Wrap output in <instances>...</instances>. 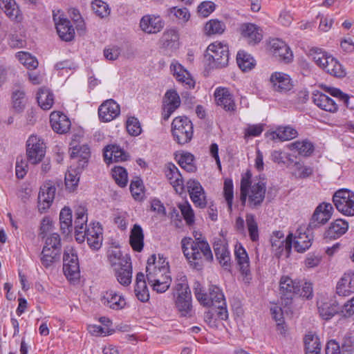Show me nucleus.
Wrapping results in <instances>:
<instances>
[{
    "label": "nucleus",
    "instance_id": "obj_56",
    "mask_svg": "<svg viewBox=\"0 0 354 354\" xmlns=\"http://www.w3.org/2000/svg\"><path fill=\"white\" fill-rule=\"evenodd\" d=\"M127 132L132 136H138L142 132L140 123L138 118L129 117L126 122Z\"/></svg>",
    "mask_w": 354,
    "mask_h": 354
},
{
    "label": "nucleus",
    "instance_id": "obj_33",
    "mask_svg": "<svg viewBox=\"0 0 354 354\" xmlns=\"http://www.w3.org/2000/svg\"><path fill=\"white\" fill-rule=\"evenodd\" d=\"M140 26L145 32L153 34L160 32L163 24L159 17L146 15L141 19Z\"/></svg>",
    "mask_w": 354,
    "mask_h": 354
},
{
    "label": "nucleus",
    "instance_id": "obj_63",
    "mask_svg": "<svg viewBox=\"0 0 354 354\" xmlns=\"http://www.w3.org/2000/svg\"><path fill=\"white\" fill-rule=\"evenodd\" d=\"M215 10V4L212 1H203L198 6V13L203 17H207Z\"/></svg>",
    "mask_w": 354,
    "mask_h": 354
},
{
    "label": "nucleus",
    "instance_id": "obj_18",
    "mask_svg": "<svg viewBox=\"0 0 354 354\" xmlns=\"http://www.w3.org/2000/svg\"><path fill=\"white\" fill-rule=\"evenodd\" d=\"M53 20L59 38L66 42L72 41L75 37V29L71 21L66 18L55 15H53Z\"/></svg>",
    "mask_w": 354,
    "mask_h": 354
},
{
    "label": "nucleus",
    "instance_id": "obj_13",
    "mask_svg": "<svg viewBox=\"0 0 354 354\" xmlns=\"http://www.w3.org/2000/svg\"><path fill=\"white\" fill-rule=\"evenodd\" d=\"M270 243L277 257H280L284 250L288 255L292 246V234L290 233L286 238H284V234L281 231L273 232L270 237Z\"/></svg>",
    "mask_w": 354,
    "mask_h": 354
},
{
    "label": "nucleus",
    "instance_id": "obj_61",
    "mask_svg": "<svg viewBox=\"0 0 354 354\" xmlns=\"http://www.w3.org/2000/svg\"><path fill=\"white\" fill-rule=\"evenodd\" d=\"M166 98V106L177 109L180 104V99L175 90L167 91L165 95Z\"/></svg>",
    "mask_w": 354,
    "mask_h": 354
},
{
    "label": "nucleus",
    "instance_id": "obj_9",
    "mask_svg": "<svg viewBox=\"0 0 354 354\" xmlns=\"http://www.w3.org/2000/svg\"><path fill=\"white\" fill-rule=\"evenodd\" d=\"M171 132L178 144L185 145L190 142L193 137V124L187 117H176L171 123Z\"/></svg>",
    "mask_w": 354,
    "mask_h": 354
},
{
    "label": "nucleus",
    "instance_id": "obj_42",
    "mask_svg": "<svg viewBox=\"0 0 354 354\" xmlns=\"http://www.w3.org/2000/svg\"><path fill=\"white\" fill-rule=\"evenodd\" d=\"M213 247L215 255L219 261V263L223 266H227L230 261V254L227 245L219 240L214 242Z\"/></svg>",
    "mask_w": 354,
    "mask_h": 354
},
{
    "label": "nucleus",
    "instance_id": "obj_5",
    "mask_svg": "<svg viewBox=\"0 0 354 354\" xmlns=\"http://www.w3.org/2000/svg\"><path fill=\"white\" fill-rule=\"evenodd\" d=\"M174 297L176 307L181 316H191L192 312L191 291L187 277L183 274H178L176 277L174 288Z\"/></svg>",
    "mask_w": 354,
    "mask_h": 354
},
{
    "label": "nucleus",
    "instance_id": "obj_2",
    "mask_svg": "<svg viewBox=\"0 0 354 354\" xmlns=\"http://www.w3.org/2000/svg\"><path fill=\"white\" fill-rule=\"evenodd\" d=\"M182 250L189 265L198 270H202L205 262L213 260V254L206 240L201 238L185 237L181 241Z\"/></svg>",
    "mask_w": 354,
    "mask_h": 354
},
{
    "label": "nucleus",
    "instance_id": "obj_49",
    "mask_svg": "<svg viewBox=\"0 0 354 354\" xmlns=\"http://www.w3.org/2000/svg\"><path fill=\"white\" fill-rule=\"evenodd\" d=\"M204 29L207 35L222 34L225 31V25L218 19H211L206 23Z\"/></svg>",
    "mask_w": 354,
    "mask_h": 354
},
{
    "label": "nucleus",
    "instance_id": "obj_4",
    "mask_svg": "<svg viewBox=\"0 0 354 354\" xmlns=\"http://www.w3.org/2000/svg\"><path fill=\"white\" fill-rule=\"evenodd\" d=\"M266 183L259 180L250 182V177H243L241 180V201L243 204L245 203L248 198V206L252 209L259 207L265 198Z\"/></svg>",
    "mask_w": 354,
    "mask_h": 354
},
{
    "label": "nucleus",
    "instance_id": "obj_46",
    "mask_svg": "<svg viewBox=\"0 0 354 354\" xmlns=\"http://www.w3.org/2000/svg\"><path fill=\"white\" fill-rule=\"evenodd\" d=\"M236 62L243 71H250L255 65L253 57L244 50H239L236 55Z\"/></svg>",
    "mask_w": 354,
    "mask_h": 354
},
{
    "label": "nucleus",
    "instance_id": "obj_8",
    "mask_svg": "<svg viewBox=\"0 0 354 354\" xmlns=\"http://www.w3.org/2000/svg\"><path fill=\"white\" fill-rule=\"evenodd\" d=\"M194 295L199 303L206 307H213L217 306V304H224V295L221 289L215 286H209L208 292H203L201 284L198 282L195 283Z\"/></svg>",
    "mask_w": 354,
    "mask_h": 354
},
{
    "label": "nucleus",
    "instance_id": "obj_7",
    "mask_svg": "<svg viewBox=\"0 0 354 354\" xmlns=\"http://www.w3.org/2000/svg\"><path fill=\"white\" fill-rule=\"evenodd\" d=\"M205 57L213 67H225L230 59L228 46L218 41L214 42L208 46Z\"/></svg>",
    "mask_w": 354,
    "mask_h": 354
},
{
    "label": "nucleus",
    "instance_id": "obj_10",
    "mask_svg": "<svg viewBox=\"0 0 354 354\" xmlns=\"http://www.w3.org/2000/svg\"><path fill=\"white\" fill-rule=\"evenodd\" d=\"M336 209L346 216H354V193L348 189L337 191L333 197Z\"/></svg>",
    "mask_w": 354,
    "mask_h": 354
},
{
    "label": "nucleus",
    "instance_id": "obj_14",
    "mask_svg": "<svg viewBox=\"0 0 354 354\" xmlns=\"http://www.w3.org/2000/svg\"><path fill=\"white\" fill-rule=\"evenodd\" d=\"M100 301L103 306L113 310H122L127 304L124 297L113 290L102 291Z\"/></svg>",
    "mask_w": 354,
    "mask_h": 354
},
{
    "label": "nucleus",
    "instance_id": "obj_27",
    "mask_svg": "<svg viewBox=\"0 0 354 354\" xmlns=\"http://www.w3.org/2000/svg\"><path fill=\"white\" fill-rule=\"evenodd\" d=\"M298 135L296 129L286 127H279L274 131H268L266 136L271 140L286 141L295 138Z\"/></svg>",
    "mask_w": 354,
    "mask_h": 354
},
{
    "label": "nucleus",
    "instance_id": "obj_53",
    "mask_svg": "<svg viewBox=\"0 0 354 354\" xmlns=\"http://www.w3.org/2000/svg\"><path fill=\"white\" fill-rule=\"evenodd\" d=\"M194 156L190 153H185L181 154L178 160L180 166L187 172H194L196 167L194 165Z\"/></svg>",
    "mask_w": 354,
    "mask_h": 354
},
{
    "label": "nucleus",
    "instance_id": "obj_34",
    "mask_svg": "<svg viewBox=\"0 0 354 354\" xmlns=\"http://www.w3.org/2000/svg\"><path fill=\"white\" fill-rule=\"evenodd\" d=\"M292 245L297 252L301 253L310 247L311 239L304 228H299L295 234L292 235Z\"/></svg>",
    "mask_w": 354,
    "mask_h": 354
},
{
    "label": "nucleus",
    "instance_id": "obj_47",
    "mask_svg": "<svg viewBox=\"0 0 354 354\" xmlns=\"http://www.w3.org/2000/svg\"><path fill=\"white\" fill-rule=\"evenodd\" d=\"M325 71L328 73L338 77H344L346 75L345 71L340 63L333 57L326 60Z\"/></svg>",
    "mask_w": 354,
    "mask_h": 354
},
{
    "label": "nucleus",
    "instance_id": "obj_1",
    "mask_svg": "<svg viewBox=\"0 0 354 354\" xmlns=\"http://www.w3.org/2000/svg\"><path fill=\"white\" fill-rule=\"evenodd\" d=\"M81 137L82 135L73 134L70 143V156L77 165L75 167L71 166L65 174V186L69 192H73L77 189L80 174L84 168L87 167L88 163V145L87 144L80 145Z\"/></svg>",
    "mask_w": 354,
    "mask_h": 354
},
{
    "label": "nucleus",
    "instance_id": "obj_44",
    "mask_svg": "<svg viewBox=\"0 0 354 354\" xmlns=\"http://www.w3.org/2000/svg\"><path fill=\"white\" fill-rule=\"evenodd\" d=\"M115 270L118 281L122 286H129L131 282L132 278L131 262L118 268Z\"/></svg>",
    "mask_w": 354,
    "mask_h": 354
},
{
    "label": "nucleus",
    "instance_id": "obj_58",
    "mask_svg": "<svg viewBox=\"0 0 354 354\" xmlns=\"http://www.w3.org/2000/svg\"><path fill=\"white\" fill-rule=\"evenodd\" d=\"M224 196L227 201L228 210L232 212L234 198L233 183L231 179H225L223 187Z\"/></svg>",
    "mask_w": 354,
    "mask_h": 354
},
{
    "label": "nucleus",
    "instance_id": "obj_54",
    "mask_svg": "<svg viewBox=\"0 0 354 354\" xmlns=\"http://www.w3.org/2000/svg\"><path fill=\"white\" fill-rule=\"evenodd\" d=\"M17 57L19 62L28 69H35L38 66V62L37 59L32 56L29 53L19 52L18 53Z\"/></svg>",
    "mask_w": 354,
    "mask_h": 354
},
{
    "label": "nucleus",
    "instance_id": "obj_22",
    "mask_svg": "<svg viewBox=\"0 0 354 354\" xmlns=\"http://www.w3.org/2000/svg\"><path fill=\"white\" fill-rule=\"evenodd\" d=\"M50 123L53 130L59 134L68 131L71 122L69 118L63 113L52 112L50 115Z\"/></svg>",
    "mask_w": 354,
    "mask_h": 354
},
{
    "label": "nucleus",
    "instance_id": "obj_50",
    "mask_svg": "<svg viewBox=\"0 0 354 354\" xmlns=\"http://www.w3.org/2000/svg\"><path fill=\"white\" fill-rule=\"evenodd\" d=\"M245 221L249 232L250 239L252 241H257L259 239L258 225L254 215L247 214Z\"/></svg>",
    "mask_w": 354,
    "mask_h": 354
},
{
    "label": "nucleus",
    "instance_id": "obj_12",
    "mask_svg": "<svg viewBox=\"0 0 354 354\" xmlns=\"http://www.w3.org/2000/svg\"><path fill=\"white\" fill-rule=\"evenodd\" d=\"M299 287L301 286L297 280H293L288 276L281 277L279 281V293L282 305L287 306L291 304L293 297L299 292Z\"/></svg>",
    "mask_w": 354,
    "mask_h": 354
},
{
    "label": "nucleus",
    "instance_id": "obj_25",
    "mask_svg": "<svg viewBox=\"0 0 354 354\" xmlns=\"http://www.w3.org/2000/svg\"><path fill=\"white\" fill-rule=\"evenodd\" d=\"M165 173L175 191L178 194H182L185 188L184 182L182 175L176 165L168 163L165 167Z\"/></svg>",
    "mask_w": 354,
    "mask_h": 354
},
{
    "label": "nucleus",
    "instance_id": "obj_21",
    "mask_svg": "<svg viewBox=\"0 0 354 354\" xmlns=\"http://www.w3.org/2000/svg\"><path fill=\"white\" fill-rule=\"evenodd\" d=\"M187 191L194 204L201 208L206 206L204 190L200 183L190 179L187 183Z\"/></svg>",
    "mask_w": 354,
    "mask_h": 354
},
{
    "label": "nucleus",
    "instance_id": "obj_35",
    "mask_svg": "<svg viewBox=\"0 0 354 354\" xmlns=\"http://www.w3.org/2000/svg\"><path fill=\"white\" fill-rule=\"evenodd\" d=\"M348 228V223L344 219H336L331 223L324 236L328 239H337L344 234Z\"/></svg>",
    "mask_w": 354,
    "mask_h": 354
},
{
    "label": "nucleus",
    "instance_id": "obj_26",
    "mask_svg": "<svg viewBox=\"0 0 354 354\" xmlns=\"http://www.w3.org/2000/svg\"><path fill=\"white\" fill-rule=\"evenodd\" d=\"M240 32L248 44H255L262 39V31L259 27L250 23L243 24L240 27Z\"/></svg>",
    "mask_w": 354,
    "mask_h": 354
},
{
    "label": "nucleus",
    "instance_id": "obj_41",
    "mask_svg": "<svg viewBox=\"0 0 354 354\" xmlns=\"http://www.w3.org/2000/svg\"><path fill=\"white\" fill-rule=\"evenodd\" d=\"M28 103V97L23 89H16L12 93V108L17 113H22Z\"/></svg>",
    "mask_w": 354,
    "mask_h": 354
},
{
    "label": "nucleus",
    "instance_id": "obj_29",
    "mask_svg": "<svg viewBox=\"0 0 354 354\" xmlns=\"http://www.w3.org/2000/svg\"><path fill=\"white\" fill-rule=\"evenodd\" d=\"M313 101L316 106L326 111L335 113L338 109V105L333 99L319 91L313 93Z\"/></svg>",
    "mask_w": 354,
    "mask_h": 354
},
{
    "label": "nucleus",
    "instance_id": "obj_19",
    "mask_svg": "<svg viewBox=\"0 0 354 354\" xmlns=\"http://www.w3.org/2000/svg\"><path fill=\"white\" fill-rule=\"evenodd\" d=\"M270 52L279 61L286 63L291 62L292 53L288 46L282 40L273 39L270 41Z\"/></svg>",
    "mask_w": 354,
    "mask_h": 354
},
{
    "label": "nucleus",
    "instance_id": "obj_3",
    "mask_svg": "<svg viewBox=\"0 0 354 354\" xmlns=\"http://www.w3.org/2000/svg\"><path fill=\"white\" fill-rule=\"evenodd\" d=\"M147 279L152 289L158 293L166 292L171 283V277L168 274V263L159 257L156 261L155 254L151 255L147 260L146 267Z\"/></svg>",
    "mask_w": 354,
    "mask_h": 354
},
{
    "label": "nucleus",
    "instance_id": "obj_24",
    "mask_svg": "<svg viewBox=\"0 0 354 354\" xmlns=\"http://www.w3.org/2000/svg\"><path fill=\"white\" fill-rule=\"evenodd\" d=\"M234 256L241 274L245 276V281L249 282V279H250L249 257L245 248L241 244L236 245Z\"/></svg>",
    "mask_w": 354,
    "mask_h": 354
},
{
    "label": "nucleus",
    "instance_id": "obj_45",
    "mask_svg": "<svg viewBox=\"0 0 354 354\" xmlns=\"http://www.w3.org/2000/svg\"><path fill=\"white\" fill-rule=\"evenodd\" d=\"M317 306L320 316L326 320L330 319L339 310L335 303L318 301Z\"/></svg>",
    "mask_w": 354,
    "mask_h": 354
},
{
    "label": "nucleus",
    "instance_id": "obj_59",
    "mask_svg": "<svg viewBox=\"0 0 354 354\" xmlns=\"http://www.w3.org/2000/svg\"><path fill=\"white\" fill-rule=\"evenodd\" d=\"M184 219L185 220L187 225H192L194 222V214L190 204L185 201L178 205Z\"/></svg>",
    "mask_w": 354,
    "mask_h": 354
},
{
    "label": "nucleus",
    "instance_id": "obj_55",
    "mask_svg": "<svg viewBox=\"0 0 354 354\" xmlns=\"http://www.w3.org/2000/svg\"><path fill=\"white\" fill-rule=\"evenodd\" d=\"M293 174L298 178H306L311 176L313 173V169L304 165L299 162L295 163Z\"/></svg>",
    "mask_w": 354,
    "mask_h": 354
},
{
    "label": "nucleus",
    "instance_id": "obj_40",
    "mask_svg": "<svg viewBox=\"0 0 354 354\" xmlns=\"http://www.w3.org/2000/svg\"><path fill=\"white\" fill-rule=\"evenodd\" d=\"M130 244L136 252H141L144 246V234L142 227L135 224L131 231Z\"/></svg>",
    "mask_w": 354,
    "mask_h": 354
},
{
    "label": "nucleus",
    "instance_id": "obj_52",
    "mask_svg": "<svg viewBox=\"0 0 354 354\" xmlns=\"http://www.w3.org/2000/svg\"><path fill=\"white\" fill-rule=\"evenodd\" d=\"M94 13L101 18H104L110 14L109 5L102 0H95L91 3Z\"/></svg>",
    "mask_w": 354,
    "mask_h": 354
},
{
    "label": "nucleus",
    "instance_id": "obj_32",
    "mask_svg": "<svg viewBox=\"0 0 354 354\" xmlns=\"http://www.w3.org/2000/svg\"><path fill=\"white\" fill-rule=\"evenodd\" d=\"M170 68L177 81L184 84L188 88H193L194 87L195 81L192 79L189 72L181 64L172 63Z\"/></svg>",
    "mask_w": 354,
    "mask_h": 354
},
{
    "label": "nucleus",
    "instance_id": "obj_60",
    "mask_svg": "<svg viewBox=\"0 0 354 354\" xmlns=\"http://www.w3.org/2000/svg\"><path fill=\"white\" fill-rule=\"evenodd\" d=\"M70 17L76 26L77 30L84 31L86 29V24L78 9L72 8L68 10Z\"/></svg>",
    "mask_w": 354,
    "mask_h": 354
},
{
    "label": "nucleus",
    "instance_id": "obj_37",
    "mask_svg": "<svg viewBox=\"0 0 354 354\" xmlns=\"http://www.w3.org/2000/svg\"><path fill=\"white\" fill-rule=\"evenodd\" d=\"M135 294L137 298L142 302H146L149 299V293L147 286L145 274L139 272L136 275Z\"/></svg>",
    "mask_w": 354,
    "mask_h": 354
},
{
    "label": "nucleus",
    "instance_id": "obj_28",
    "mask_svg": "<svg viewBox=\"0 0 354 354\" xmlns=\"http://www.w3.org/2000/svg\"><path fill=\"white\" fill-rule=\"evenodd\" d=\"M336 292L339 296H348L354 292V272H345L337 282Z\"/></svg>",
    "mask_w": 354,
    "mask_h": 354
},
{
    "label": "nucleus",
    "instance_id": "obj_23",
    "mask_svg": "<svg viewBox=\"0 0 354 354\" xmlns=\"http://www.w3.org/2000/svg\"><path fill=\"white\" fill-rule=\"evenodd\" d=\"M56 189L52 185H44L40 188L38 195V209L44 213L50 208L54 200Z\"/></svg>",
    "mask_w": 354,
    "mask_h": 354
},
{
    "label": "nucleus",
    "instance_id": "obj_39",
    "mask_svg": "<svg viewBox=\"0 0 354 354\" xmlns=\"http://www.w3.org/2000/svg\"><path fill=\"white\" fill-rule=\"evenodd\" d=\"M306 354H320L321 343L318 336L308 332L304 338Z\"/></svg>",
    "mask_w": 354,
    "mask_h": 354
},
{
    "label": "nucleus",
    "instance_id": "obj_38",
    "mask_svg": "<svg viewBox=\"0 0 354 354\" xmlns=\"http://www.w3.org/2000/svg\"><path fill=\"white\" fill-rule=\"evenodd\" d=\"M59 223L62 233L68 235L73 230L72 211L68 207L62 208L59 213Z\"/></svg>",
    "mask_w": 354,
    "mask_h": 354
},
{
    "label": "nucleus",
    "instance_id": "obj_48",
    "mask_svg": "<svg viewBox=\"0 0 354 354\" xmlns=\"http://www.w3.org/2000/svg\"><path fill=\"white\" fill-rule=\"evenodd\" d=\"M291 147L303 156H309L314 151L313 144L308 140L292 142Z\"/></svg>",
    "mask_w": 354,
    "mask_h": 354
},
{
    "label": "nucleus",
    "instance_id": "obj_11",
    "mask_svg": "<svg viewBox=\"0 0 354 354\" xmlns=\"http://www.w3.org/2000/svg\"><path fill=\"white\" fill-rule=\"evenodd\" d=\"M46 147L43 139L37 136H30L26 141V156L28 162L37 165L45 156Z\"/></svg>",
    "mask_w": 354,
    "mask_h": 354
},
{
    "label": "nucleus",
    "instance_id": "obj_64",
    "mask_svg": "<svg viewBox=\"0 0 354 354\" xmlns=\"http://www.w3.org/2000/svg\"><path fill=\"white\" fill-rule=\"evenodd\" d=\"M326 91L330 95L337 97L342 101L346 106L349 105V97L348 95L342 93L339 89L333 87H327Z\"/></svg>",
    "mask_w": 354,
    "mask_h": 354
},
{
    "label": "nucleus",
    "instance_id": "obj_16",
    "mask_svg": "<svg viewBox=\"0 0 354 354\" xmlns=\"http://www.w3.org/2000/svg\"><path fill=\"white\" fill-rule=\"evenodd\" d=\"M333 209L330 203H323L319 205L312 216L309 227L312 229L317 228L327 223L332 216Z\"/></svg>",
    "mask_w": 354,
    "mask_h": 354
},
{
    "label": "nucleus",
    "instance_id": "obj_17",
    "mask_svg": "<svg viewBox=\"0 0 354 354\" xmlns=\"http://www.w3.org/2000/svg\"><path fill=\"white\" fill-rule=\"evenodd\" d=\"M63 271L69 280H73L80 277V266L77 256L64 252L63 255Z\"/></svg>",
    "mask_w": 354,
    "mask_h": 354
},
{
    "label": "nucleus",
    "instance_id": "obj_36",
    "mask_svg": "<svg viewBox=\"0 0 354 354\" xmlns=\"http://www.w3.org/2000/svg\"><path fill=\"white\" fill-rule=\"evenodd\" d=\"M108 259L114 270H117L118 268L131 262L130 257L128 255L123 256L122 252L118 248L109 250Z\"/></svg>",
    "mask_w": 354,
    "mask_h": 354
},
{
    "label": "nucleus",
    "instance_id": "obj_51",
    "mask_svg": "<svg viewBox=\"0 0 354 354\" xmlns=\"http://www.w3.org/2000/svg\"><path fill=\"white\" fill-rule=\"evenodd\" d=\"M111 174L115 183L121 187L127 185L128 175L126 169L122 167H115L111 170Z\"/></svg>",
    "mask_w": 354,
    "mask_h": 354
},
{
    "label": "nucleus",
    "instance_id": "obj_57",
    "mask_svg": "<svg viewBox=\"0 0 354 354\" xmlns=\"http://www.w3.org/2000/svg\"><path fill=\"white\" fill-rule=\"evenodd\" d=\"M310 55L314 62L321 68L325 71L326 66V61L331 58L332 56L328 55L325 52L322 51L320 49H313Z\"/></svg>",
    "mask_w": 354,
    "mask_h": 354
},
{
    "label": "nucleus",
    "instance_id": "obj_15",
    "mask_svg": "<svg viewBox=\"0 0 354 354\" xmlns=\"http://www.w3.org/2000/svg\"><path fill=\"white\" fill-rule=\"evenodd\" d=\"M120 114V105L113 99L105 100L98 108L100 120L103 122H109Z\"/></svg>",
    "mask_w": 354,
    "mask_h": 354
},
{
    "label": "nucleus",
    "instance_id": "obj_31",
    "mask_svg": "<svg viewBox=\"0 0 354 354\" xmlns=\"http://www.w3.org/2000/svg\"><path fill=\"white\" fill-rule=\"evenodd\" d=\"M270 81L274 91L278 92H287L292 87L290 76L283 73H274L270 77Z\"/></svg>",
    "mask_w": 354,
    "mask_h": 354
},
{
    "label": "nucleus",
    "instance_id": "obj_43",
    "mask_svg": "<svg viewBox=\"0 0 354 354\" xmlns=\"http://www.w3.org/2000/svg\"><path fill=\"white\" fill-rule=\"evenodd\" d=\"M39 106L44 110H49L54 104V95L46 88H40L37 94Z\"/></svg>",
    "mask_w": 354,
    "mask_h": 354
},
{
    "label": "nucleus",
    "instance_id": "obj_62",
    "mask_svg": "<svg viewBox=\"0 0 354 354\" xmlns=\"http://www.w3.org/2000/svg\"><path fill=\"white\" fill-rule=\"evenodd\" d=\"M130 191L132 196L136 200L140 199L142 198V194H143V185L142 180L138 178L135 180H132L130 184Z\"/></svg>",
    "mask_w": 354,
    "mask_h": 354
},
{
    "label": "nucleus",
    "instance_id": "obj_6",
    "mask_svg": "<svg viewBox=\"0 0 354 354\" xmlns=\"http://www.w3.org/2000/svg\"><path fill=\"white\" fill-rule=\"evenodd\" d=\"M62 254L61 239L57 233H53L46 237L45 244L39 255L41 265L49 268L59 261Z\"/></svg>",
    "mask_w": 354,
    "mask_h": 354
},
{
    "label": "nucleus",
    "instance_id": "obj_30",
    "mask_svg": "<svg viewBox=\"0 0 354 354\" xmlns=\"http://www.w3.org/2000/svg\"><path fill=\"white\" fill-rule=\"evenodd\" d=\"M129 155L119 146L108 145L104 151V161L107 164L112 162H122L128 159Z\"/></svg>",
    "mask_w": 354,
    "mask_h": 354
},
{
    "label": "nucleus",
    "instance_id": "obj_20",
    "mask_svg": "<svg viewBox=\"0 0 354 354\" xmlns=\"http://www.w3.org/2000/svg\"><path fill=\"white\" fill-rule=\"evenodd\" d=\"M214 95L216 104L226 111H234L236 110L233 95L227 88L218 87L216 88Z\"/></svg>",
    "mask_w": 354,
    "mask_h": 354
}]
</instances>
